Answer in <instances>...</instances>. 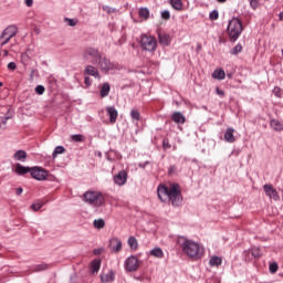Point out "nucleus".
Returning <instances> with one entry per match:
<instances>
[{
  "label": "nucleus",
  "instance_id": "obj_7",
  "mask_svg": "<svg viewBox=\"0 0 283 283\" xmlns=\"http://www.w3.org/2000/svg\"><path fill=\"white\" fill-rule=\"evenodd\" d=\"M124 269L127 273H136L140 269V261L136 255H130L125 260Z\"/></svg>",
  "mask_w": 283,
  "mask_h": 283
},
{
  "label": "nucleus",
  "instance_id": "obj_32",
  "mask_svg": "<svg viewBox=\"0 0 283 283\" xmlns=\"http://www.w3.org/2000/svg\"><path fill=\"white\" fill-rule=\"evenodd\" d=\"M71 139L74 143H85V136H83V135H72Z\"/></svg>",
  "mask_w": 283,
  "mask_h": 283
},
{
  "label": "nucleus",
  "instance_id": "obj_35",
  "mask_svg": "<svg viewBox=\"0 0 283 283\" xmlns=\"http://www.w3.org/2000/svg\"><path fill=\"white\" fill-rule=\"evenodd\" d=\"M219 17H220V13L218 12V10H213L209 14L210 21H218Z\"/></svg>",
  "mask_w": 283,
  "mask_h": 283
},
{
  "label": "nucleus",
  "instance_id": "obj_43",
  "mask_svg": "<svg viewBox=\"0 0 283 283\" xmlns=\"http://www.w3.org/2000/svg\"><path fill=\"white\" fill-rule=\"evenodd\" d=\"M163 148H164L165 150L171 149V144H169V139H168V138H165V139L163 140Z\"/></svg>",
  "mask_w": 283,
  "mask_h": 283
},
{
  "label": "nucleus",
  "instance_id": "obj_46",
  "mask_svg": "<svg viewBox=\"0 0 283 283\" xmlns=\"http://www.w3.org/2000/svg\"><path fill=\"white\" fill-rule=\"evenodd\" d=\"M114 280H116V273H114V271H111L108 273L107 282H114Z\"/></svg>",
  "mask_w": 283,
  "mask_h": 283
},
{
  "label": "nucleus",
  "instance_id": "obj_55",
  "mask_svg": "<svg viewBox=\"0 0 283 283\" xmlns=\"http://www.w3.org/2000/svg\"><path fill=\"white\" fill-rule=\"evenodd\" d=\"M218 3H227V0H217Z\"/></svg>",
  "mask_w": 283,
  "mask_h": 283
},
{
  "label": "nucleus",
  "instance_id": "obj_10",
  "mask_svg": "<svg viewBox=\"0 0 283 283\" xmlns=\"http://www.w3.org/2000/svg\"><path fill=\"white\" fill-rule=\"evenodd\" d=\"M129 176L127 174V170H122L117 175L114 176V182L118 187H123V186L127 185V178Z\"/></svg>",
  "mask_w": 283,
  "mask_h": 283
},
{
  "label": "nucleus",
  "instance_id": "obj_58",
  "mask_svg": "<svg viewBox=\"0 0 283 283\" xmlns=\"http://www.w3.org/2000/svg\"><path fill=\"white\" fill-rule=\"evenodd\" d=\"M101 280H102V282H105V276L102 275V276H101Z\"/></svg>",
  "mask_w": 283,
  "mask_h": 283
},
{
  "label": "nucleus",
  "instance_id": "obj_4",
  "mask_svg": "<svg viewBox=\"0 0 283 283\" xmlns=\"http://www.w3.org/2000/svg\"><path fill=\"white\" fill-rule=\"evenodd\" d=\"M83 200L87 205H91V207H101V205L105 202V198L103 197V193L94 190L86 191L83 195Z\"/></svg>",
  "mask_w": 283,
  "mask_h": 283
},
{
  "label": "nucleus",
  "instance_id": "obj_52",
  "mask_svg": "<svg viewBox=\"0 0 283 283\" xmlns=\"http://www.w3.org/2000/svg\"><path fill=\"white\" fill-rule=\"evenodd\" d=\"M217 94H219V96H224V91H221L220 88L217 87Z\"/></svg>",
  "mask_w": 283,
  "mask_h": 283
},
{
  "label": "nucleus",
  "instance_id": "obj_25",
  "mask_svg": "<svg viewBox=\"0 0 283 283\" xmlns=\"http://www.w3.org/2000/svg\"><path fill=\"white\" fill-rule=\"evenodd\" d=\"M128 245L133 251L138 250V240L135 239V237H129L128 238Z\"/></svg>",
  "mask_w": 283,
  "mask_h": 283
},
{
  "label": "nucleus",
  "instance_id": "obj_47",
  "mask_svg": "<svg viewBox=\"0 0 283 283\" xmlns=\"http://www.w3.org/2000/svg\"><path fill=\"white\" fill-rule=\"evenodd\" d=\"M104 249L103 248H97L95 250H93V255H101V253H103Z\"/></svg>",
  "mask_w": 283,
  "mask_h": 283
},
{
  "label": "nucleus",
  "instance_id": "obj_3",
  "mask_svg": "<svg viewBox=\"0 0 283 283\" xmlns=\"http://www.w3.org/2000/svg\"><path fill=\"white\" fill-rule=\"evenodd\" d=\"M244 28L242 27V21L238 18H232L227 28L228 36L231 41V43H235L238 39H240V34H242V31Z\"/></svg>",
  "mask_w": 283,
  "mask_h": 283
},
{
  "label": "nucleus",
  "instance_id": "obj_24",
  "mask_svg": "<svg viewBox=\"0 0 283 283\" xmlns=\"http://www.w3.org/2000/svg\"><path fill=\"white\" fill-rule=\"evenodd\" d=\"M169 3L174 10L182 11V0H169Z\"/></svg>",
  "mask_w": 283,
  "mask_h": 283
},
{
  "label": "nucleus",
  "instance_id": "obj_57",
  "mask_svg": "<svg viewBox=\"0 0 283 283\" xmlns=\"http://www.w3.org/2000/svg\"><path fill=\"white\" fill-rule=\"evenodd\" d=\"M8 54H9L8 50H4V51H3V55H4V56H8Z\"/></svg>",
  "mask_w": 283,
  "mask_h": 283
},
{
  "label": "nucleus",
  "instance_id": "obj_34",
  "mask_svg": "<svg viewBox=\"0 0 283 283\" xmlns=\"http://www.w3.org/2000/svg\"><path fill=\"white\" fill-rule=\"evenodd\" d=\"M272 93L274 94V96H276V98H282L283 96V91L280 88V86H275Z\"/></svg>",
  "mask_w": 283,
  "mask_h": 283
},
{
  "label": "nucleus",
  "instance_id": "obj_50",
  "mask_svg": "<svg viewBox=\"0 0 283 283\" xmlns=\"http://www.w3.org/2000/svg\"><path fill=\"white\" fill-rule=\"evenodd\" d=\"M33 3H34L33 0H25V6H28V8H32Z\"/></svg>",
  "mask_w": 283,
  "mask_h": 283
},
{
  "label": "nucleus",
  "instance_id": "obj_60",
  "mask_svg": "<svg viewBox=\"0 0 283 283\" xmlns=\"http://www.w3.org/2000/svg\"><path fill=\"white\" fill-rule=\"evenodd\" d=\"M228 78H231V74H228Z\"/></svg>",
  "mask_w": 283,
  "mask_h": 283
},
{
  "label": "nucleus",
  "instance_id": "obj_2",
  "mask_svg": "<svg viewBox=\"0 0 283 283\" xmlns=\"http://www.w3.org/2000/svg\"><path fill=\"white\" fill-rule=\"evenodd\" d=\"M177 244L180 247L182 253L191 260H201L205 255V247L186 237H178Z\"/></svg>",
  "mask_w": 283,
  "mask_h": 283
},
{
  "label": "nucleus",
  "instance_id": "obj_9",
  "mask_svg": "<svg viewBox=\"0 0 283 283\" xmlns=\"http://www.w3.org/2000/svg\"><path fill=\"white\" fill-rule=\"evenodd\" d=\"M31 177L39 181L48 180V172L39 166L31 167Z\"/></svg>",
  "mask_w": 283,
  "mask_h": 283
},
{
  "label": "nucleus",
  "instance_id": "obj_22",
  "mask_svg": "<svg viewBox=\"0 0 283 283\" xmlns=\"http://www.w3.org/2000/svg\"><path fill=\"white\" fill-rule=\"evenodd\" d=\"M84 74H86L88 76H95V78H98V70H96V67H94L92 65H87L84 69Z\"/></svg>",
  "mask_w": 283,
  "mask_h": 283
},
{
  "label": "nucleus",
  "instance_id": "obj_5",
  "mask_svg": "<svg viewBox=\"0 0 283 283\" xmlns=\"http://www.w3.org/2000/svg\"><path fill=\"white\" fill-rule=\"evenodd\" d=\"M18 33L19 28H17V25L12 24L7 27L0 35V46L3 48V45H8V43H10V40L13 39V36Z\"/></svg>",
  "mask_w": 283,
  "mask_h": 283
},
{
  "label": "nucleus",
  "instance_id": "obj_17",
  "mask_svg": "<svg viewBox=\"0 0 283 283\" xmlns=\"http://www.w3.org/2000/svg\"><path fill=\"white\" fill-rule=\"evenodd\" d=\"M270 127L274 132H283V124L280 122V119L272 118L270 119Z\"/></svg>",
  "mask_w": 283,
  "mask_h": 283
},
{
  "label": "nucleus",
  "instance_id": "obj_30",
  "mask_svg": "<svg viewBox=\"0 0 283 283\" xmlns=\"http://www.w3.org/2000/svg\"><path fill=\"white\" fill-rule=\"evenodd\" d=\"M116 70H120V65L114 64V63H108L107 71L111 74H114L116 72Z\"/></svg>",
  "mask_w": 283,
  "mask_h": 283
},
{
  "label": "nucleus",
  "instance_id": "obj_42",
  "mask_svg": "<svg viewBox=\"0 0 283 283\" xmlns=\"http://www.w3.org/2000/svg\"><path fill=\"white\" fill-rule=\"evenodd\" d=\"M250 6L252 10H258L260 8V1L258 0H250Z\"/></svg>",
  "mask_w": 283,
  "mask_h": 283
},
{
  "label": "nucleus",
  "instance_id": "obj_16",
  "mask_svg": "<svg viewBox=\"0 0 283 283\" xmlns=\"http://www.w3.org/2000/svg\"><path fill=\"white\" fill-rule=\"evenodd\" d=\"M107 114L109 116V123L111 125L116 124V120L118 118V111L114 107H108L107 108Z\"/></svg>",
  "mask_w": 283,
  "mask_h": 283
},
{
  "label": "nucleus",
  "instance_id": "obj_26",
  "mask_svg": "<svg viewBox=\"0 0 283 283\" xmlns=\"http://www.w3.org/2000/svg\"><path fill=\"white\" fill-rule=\"evenodd\" d=\"M210 266H220L222 264V258L220 256H211L209 261Z\"/></svg>",
  "mask_w": 283,
  "mask_h": 283
},
{
  "label": "nucleus",
  "instance_id": "obj_29",
  "mask_svg": "<svg viewBox=\"0 0 283 283\" xmlns=\"http://www.w3.org/2000/svg\"><path fill=\"white\" fill-rule=\"evenodd\" d=\"M95 229H104L105 228V220L103 219H96L93 222Z\"/></svg>",
  "mask_w": 283,
  "mask_h": 283
},
{
  "label": "nucleus",
  "instance_id": "obj_37",
  "mask_svg": "<svg viewBox=\"0 0 283 283\" xmlns=\"http://www.w3.org/2000/svg\"><path fill=\"white\" fill-rule=\"evenodd\" d=\"M168 175L169 176H177L178 175V168L176 166H169Z\"/></svg>",
  "mask_w": 283,
  "mask_h": 283
},
{
  "label": "nucleus",
  "instance_id": "obj_62",
  "mask_svg": "<svg viewBox=\"0 0 283 283\" xmlns=\"http://www.w3.org/2000/svg\"><path fill=\"white\" fill-rule=\"evenodd\" d=\"M107 92H109V85L107 86Z\"/></svg>",
  "mask_w": 283,
  "mask_h": 283
},
{
  "label": "nucleus",
  "instance_id": "obj_28",
  "mask_svg": "<svg viewBox=\"0 0 283 283\" xmlns=\"http://www.w3.org/2000/svg\"><path fill=\"white\" fill-rule=\"evenodd\" d=\"M130 118L132 120H136V122L140 120V112H138V109L136 108H133L130 111Z\"/></svg>",
  "mask_w": 283,
  "mask_h": 283
},
{
  "label": "nucleus",
  "instance_id": "obj_15",
  "mask_svg": "<svg viewBox=\"0 0 283 283\" xmlns=\"http://www.w3.org/2000/svg\"><path fill=\"white\" fill-rule=\"evenodd\" d=\"M235 129L233 127H229L226 129L224 133V140L226 143H235Z\"/></svg>",
  "mask_w": 283,
  "mask_h": 283
},
{
  "label": "nucleus",
  "instance_id": "obj_23",
  "mask_svg": "<svg viewBox=\"0 0 283 283\" xmlns=\"http://www.w3.org/2000/svg\"><path fill=\"white\" fill-rule=\"evenodd\" d=\"M158 39L161 45H169V43H171V36L167 33H159Z\"/></svg>",
  "mask_w": 283,
  "mask_h": 283
},
{
  "label": "nucleus",
  "instance_id": "obj_45",
  "mask_svg": "<svg viewBox=\"0 0 283 283\" xmlns=\"http://www.w3.org/2000/svg\"><path fill=\"white\" fill-rule=\"evenodd\" d=\"M35 92H36V94L41 95V94H43L45 92V87L43 85H38L35 87Z\"/></svg>",
  "mask_w": 283,
  "mask_h": 283
},
{
  "label": "nucleus",
  "instance_id": "obj_49",
  "mask_svg": "<svg viewBox=\"0 0 283 283\" xmlns=\"http://www.w3.org/2000/svg\"><path fill=\"white\" fill-rule=\"evenodd\" d=\"M84 83H85L86 87H90L92 85V81L90 80V76L84 77Z\"/></svg>",
  "mask_w": 283,
  "mask_h": 283
},
{
  "label": "nucleus",
  "instance_id": "obj_48",
  "mask_svg": "<svg viewBox=\"0 0 283 283\" xmlns=\"http://www.w3.org/2000/svg\"><path fill=\"white\" fill-rule=\"evenodd\" d=\"M8 70H12V71L17 70V63L10 62V63L8 64Z\"/></svg>",
  "mask_w": 283,
  "mask_h": 283
},
{
  "label": "nucleus",
  "instance_id": "obj_6",
  "mask_svg": "<svg viewBox=\"0 0 283 283\" xmlns=\"http://www.w3.org/2000/svg\"><path fill=\"white\" fill-rule=\"evenodd\" d=\"M140 48L146 52H156L158 43L155 36L143 34L140 36Z\"/></svg>",
  "mask_w": 283,
  "mask_h": 283
},
{
  "label": "nucleus",
  "instance_id": "obj_27",
  "mask_svg": "<svg viewBox=\"0 0 283 283\" xmlns=\"http://www.w3.org/2000/svg\"><path fill=\"white\" fill-rule=\"evenodd\" d=\"M139 17L140 19H145V21H147V19H149V10L147 8H140Z\"/></svg>",
  "mask_w": 283,
  "mask_h": 283
},
{
  "label": "nucleus",
  "instance_id": "obj_19",
  "mask_svg": "<svg viewBox=\"0 0 283 283\" xmlns=\"http://www.w3.org/2000/svg\"><path fill=\"white\" fill-rule=\"evenodd\" d=\"M149 255H151V258L163 260V258H165V252L163 251L161 248L157 247L149 251Z\"/></svg>",
  "mask_w": 283,
  "mask_h": 283
},
{
  "label": "nucleus",
  "instance_id": "obj_8",
  "mask_svg": "<svg viewBox=\"0 0 283 283\" xmlns=\"http://www.w3.org/2000/svg\"><path fill=\"white\" fill-rule=\"evenodd\" d=\"M83 56L85 61H91V63H98L101 61V53L94 48H86Z\"/></svg>",
  "mask_w": 283,
  "mask_h": 283
},
{
  "label": "nucleus",
  "instance_id": "obj_51",
  "mask_svg": "<svg viewBox=\"0 0 283 283\" xmlns=\"http://www.w3.org/2000/svg\"><path fill=\"white\" fill-rule=\"evenodd\" d=\"M15 193L17 196H21V193H23V188H17Z\"/></svg>",
  "mask_w": 283,
  "mask_h": 283
},
{
  "label": "nucleus",
  "instance_id": "obj_14",
  "mask_svg": "<svg viewBox=\"0 0 283 283\" xmlns=\"http://www.w3.org/2000/svg\"><path fill=\"white\" fill-rule=\"evenodd\" d=\"M171 119L174 120V123H176L177 125H185V123H187V118L185 117V115L180 112H175L171 115Z\"/></svg>",
  "mask_w": 283,
  "mask_h": 283
},
{
  "label": "nucleus",
  "instance_id": "obj_59",
  "mask_svg": "<svg viewBox=\"0 0 283 283\" xmlns=\"http://www.w3.org/2000/svg\"><path fill=\"white\" fill-rule=\"evenodd\" d=\"M3 86V83L2 82H0V87H2Z\"/></svg>",
  "mask_w": 283,
  "mask_h": 283
},
{
  "label": "nucleus",
  "instance_id": "obj_39",
  "mask_svg": "<svg viewBox=\"0 0 283 283\" xmlns=\"http://www.w3.org/2000/svg\"><path fill=\"white\" fill-rule=\"evenodd\" d=\"M50 269V265L42 263L35 266V271H48Z\"/></svg>",
  "mask_w": 283,
  "mask_h": 283
},
{
  "label": "nucleus",
  "instance_id": "obj_44",
  "mask_svg": "<svg viewBox=\"0 0 283 283\" xmlns=\"http://www.w3.org/2000/svg\"><path fill=\"white\" fill-rule=\"evenodd\" d=\"M64 21H65V23H67V25H70L71 28H74V25H76V21H75L74 19L65 18Z\"/></svg>",
  "mask_w": 283,
  "mask_h": 283
},
{
  "label": "nucleus",
  "instance_id": "obj_20",
  "mask_svg": "<svg viewBox=\"0 0 283 283\" xmlns=\"http://www.w3.org/2000/svg\"><path fill=\"white\" fill-rule=\"evenodd\" d=\"M227 77V73H224V70L222 69H217L212 73V78H216L217 81H224Z\"/></svg>",
  "mask_w": 283,
  "mask_h": 283
},
{
  "label": "nucleus",
  "instance_id": "obj_33",
  "mask_svg": "<svg viewBox=\"0 0 283 283\" xmlns=\"http://www.w3.org/2000/svg\"><path fill=\"white\" fill-rule=\"evenodd\" d=\"M277 269H280V266L277 265V262L270 263V265H269L270 273H272V274L277 273Z\"/></svg>",
  "mask_w": 283,
  "mask_h": 283
},
{
  "label": "nucleus",
  "instance_id": "obj_36",
  "mask_svg": "<svg viewBox=\"0 0 283 283\" xmlns=\"http://www.w3.org/2000/svg\"><path fill=\"white\" fill-rule=\"evenodd\" d=\"M240 52H242V44L239 43L232 49L231 54L237 56V54H240Z\"/></svg>",
  "mask_w": 283,
  "mask_h": 283
},
{
  "label": "nucleus",
  "instance_id": "obj_31",
  "mask_svg": "<svg viewBox=\"0 0 283 283\" xmlns=\"http://www.w3.org/2000/svg\"><path fill=\"white\" fill-rule=\"evenodd\" d=\"M59 154H65V147H63V146L55 147V149L53 150V154H52L53 158H56V156Z\"/></svg>",
  "mask_w": 283,
  "mask_h": 283
},
{
  "label": "nucleus",
  "instance_id": "obj_13",
  "mask_svg": "<svg viewBox=\"0 0 283 283\" xmlns=\"http://www.w3.org/2000/svg\"><path fill=\"white\" fill-rule=\"evenodd\" d=\"M17 176H25V174H31L32 167H25L21 164H15V169H14Z\"/></svg>",
  "mask_w": 283,
  "mask_h": 283
},
{
  "label": "nucleus",
  "instance_id": "obj_54",
  "mask_svg": "<svg viewBox=\"0 0 283 283\" xmlns=\"http://www.w3.org/2000/svg\"><path fill=\"white\" fill-rule=\"evenodd\" d=\"M34 74H36V71H35V70H32V71H31V75H30V76H31V80L34 78Z\"/></svg>",
  "mask_w": 283,
  "mask_h": 283
},
{
  "label": "nucleus",
  "instance_id": "obj_63",
  "mask_svg": "<svg viewBox=\"0 0 283 283\" xmlns=\"http://www.w3.org/2000/svg\"><path fill=\"white\" fill-rule=\"evenodd\" d=\"M98 156L101 157V153H98Z\"/></svg>",
  "mask_w": 283,
  "mask_h": 283
},
{
  "label": "nucleus",
  "instance_id": "obj_53",
  "mask_svg": "<svg viewBox=\"0 0 283 283\" xmlns=\"http://www.w3.org/2000/svg\"><path fill=\"white\" fill-rule=\"evenodd\" d=\"M8 118H9V117H2V118H1V123H2L3 125H6V123H8Z\"/></svg>",
  "mask_w": 283,
  "mask_h": 283
},
{
  "label": "nucleus",
  "instance_id": "obj_41",
  "mask_svg": "<svg viewBox=\"0 0 283 283\" xmlns=\"http://www.w3.org/2000/svg\"><path fill=\"white\" fill-rule=\"evenodd\" d=\"M42 207L43 203L41 201H38L31 206V209H33V211H39L40 209H42Z\"/></svg>",
  "mask_w": 283,
  "mask_h": 283
},
{
  "label": "nucleus",
  "instance_id": "obj_12",
  "mask_svg": "<svg viewBox=\"0 0 283 283\" xmlns=\"http://www.w3.org/2000/svg\"><path fill=\"white\" fill-rule=\"evenodd\" d=\"M111 253H120L123 251V242L119 239H111L109 241Z\"/></svg>",
  "mask_w": 283,
  "mask_h": 283
},
{
  "label": "nucleus",
  "instance_id": "obj_18",
  "mask_svg": "<svg viewBox=\"0 0 283 283\" xmlns=\"http://www.w3.org/2000/svg\"><path fill=\"white\" fill-rule=\"evenodd\" d=\"M13 158L20 163H25L28 159V153L25 150H17L13 155Z\"/></svg>",
  "mask_w": 283,
  "mask_h": 283
},
{
  "label": "nucleus",
  "instance_id": "obj_21",
  "mask_svg": "<svg viewBox=\"0 0 283 283\" xmlns=\"http://www.w3.org/2000/svg\"><path fill=\"white\" fill-rule=\"evenodd\" d=\"M91 273H98L101 271V259H94L90 264Z\"/></svg>",
  "mask_w": 283,
  "mask_h": 283
},
{
  "label": "nucleus",
  "instance_id": "obj_11",
  "mask_svg": "<svg viewBox=\"0 0 283 283\" xmlns=\"http://www.w3.org/2000/svg\"><path fill=\"white\" fill-rule=\"evenodd\" d=\"M263 191L268 198H273V200H280V195L277 193V190L273 188V185L265 184L263 186Z\"/></svg>",
  "mask_w": 283,
  "mask_h": 283
},
{
  "label": "nucleus",
  "instance_id": "obj_40",
  "mask_svg": "<svg viewBox=\"0 0 283 283\" xmlns=\"http://www.w3.org/2000/svg\"><path fill=\"white\" fill-rule=\"evenodd\" d=\"M107 96V83H104L101 90V98H105Z\"/></svg>",
  "mask_w": 283,
  "mask_h": 283
},
{
  "label": "nucleus",
  "instance_id": "obj_56",
  "mask_svg": "<svg viewBox=\"0 0 283 283\" xmlns=\"http://www.w3.org/2000/svg\"><path fill=\"white\" fill-rule=\"evenodd\" d=\"M109 12H116V9L108 8V14H109Z\"/></svg>",
  "mask_w": 283,
  "mask_h": 283
},
{
  "label": "nucleus",
  "instance_id": "obj_38",
  "mask_svg": "<svg viewBox=\"0 0 283 283\" xmlns=\"http://www.w3.org/2000/svg\"><path fill=\"white\" fill-rule=\"evenodd\" d=\"M161 19H164L165 21H169L171 19V13L169 12V10H165L161 12Z\"/></svg>",
  "mask_w": 283,
  "mask_h": 283
},
{
  "label": "nucleus",
  "instance_id": "obj_1",
  "mask_svg": "<svg viewBox=\"0 0 283 283\" xmlns=\"http://www.w3.org/2000/svg\"><path fill=\"white\" fill-rule=\"evenodd\" d=\"M157 196L161 202H170L172 207H180L182 205V192L178 184H172L169 187L159 185Z\"/></svg>",
  "mask_w": 283,
  "mask_h": 283
},
{
  "label": "nucleus",
  "instance_id": "obj_61",
  "mask_svg": "<svg viewBox=\"0 0 283 283\" xmlns=\"http://www.w3.org/2000/svg\"><path fill=\"white\" fill-rule=\"evenodd\" d=\"M254 255V258H259V255L258 254H253Z\"/></svg>",
  "mask_w": 283,
  "mask_h": 283
}]
</instances>
